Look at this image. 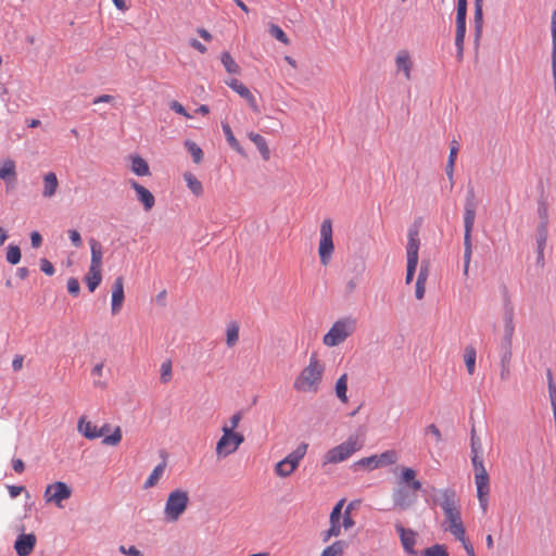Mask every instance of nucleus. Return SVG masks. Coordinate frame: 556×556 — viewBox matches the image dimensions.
Here are the masks:
<instances>
[{
  "label": "nucleus",
  "instance_id": "obj_58",
  "mask_svg": "<svg viewBox=\"0 0 556 556\" xmlns=\"http://www.w3.org/2000/svg\"><path fill=\"white\" fill-rule=\"evenodd\" d=\"M479 452H480L479 439H476L475 435L472 434V437H471V458L480 457Z\"/></svg>",
  "mask_w": 556,
  "mask_h": 556
},
{
  "label": "nucleus",
  "instance_id": "obj_29",
  "mask_svg": "<svg viewBox=\"0 0 556 556\" xmlns=\"http://www.w3.org/2000/svg\"><path fill=\"white\" fill-rule=\"evenodd\" d=\"M89 244H90V253H91L89 266L102 268L103 251H102L101 243L99 241H97L96 239H90Z\"/></svg>",
  "mask_w": 556,
  "mask_h": 556
},
{
  "label": "nucleus",
  "instance_id": "obj_2",
  "mask_svg": "<svg viewBox=\"0 0 556 556\" xmlns=\"http://www.w3.org/2000/svg\"><path fill=\"white\" fill-rule=\"evenodd\" d=\"M440 506L444 514L443 529L454 535L455 539H462L466 532L463 520L460 506L456 493L452 489H444L440 492Z\"/></svg>",
  "mask_w": 556,
  "mask_h": 556
},
{
  "label": "nucleus",
  "instance_id": "obj_50",
  "mask_svg": "<svg viewBox=\"0 0 556 556\" xmlns=\"http://www.w3.org/2000/svg\"><path fill=\"white\" fill-rule=\"evenodd\" d=\"M40 269L48 276H52L55 271L52 263L47 258L40 260Z\"/></svg>",
  "mask_w": 556,
  "mask_h": 556
},
{
  "label": "nucleus",
  "instance_id": "obj_26",
  "mask_svg": "<svg viewBox=\"0 0 556 556\" xmlns=\"http://www.w3.org/2000/svg\"><path fill=\"white\" fill-rule=\"evenodd\" d=\"M515 331V326L513 323V319L506 321L505 324V340L507 342V350L501 357V365H510L511 359V352H510V344H511V338Z\"/></svg>",
  "mask_w": 556,
  "mask_h": 556
},
{
  "label": "nucleus",
  "instance_id": "obj_52",
  "mask_svg": "<svg viewBox=\"0 0 556 556\" xmlns=\"http://www.w3.org/2000/svg\"><path fill=\"white\" fill-rule=\"evenodd\" d=\"M68 237L74 247H76V248L81 247V244H83L81 237L77 230H75V229L68 230Z\"/></svg>",
  "mask_w": 556,
  "mask_h": 556
},
{
  "label": "nucleus",
  "instance_id": "obj_9",
  "mask_svg": "<svg viewBox=\"0 0 556 556\" xmlns=\"http://www.w3.org/2000/svg\"><path fill=\"white\" fill-rule=\"evenodd\" d=\"M308 444L301 443L295 450L289 453L285 458L279 460L275 467L274 472L279 478L290 477L300 466L302 459L307 453Z\"/></svg>",
  "mask_w": 556,
  "mask_h": 556
},
{
  "label": "nucleus",
  "instance_id": "obj_5",
  "mask_svg": "<svg viewBox=\"0 0 556 556\" xmlns=\"http://www.w3.org/2000/svg\"><path fill=\"white\" fill-rule=\"evenodd\" d=\"M111 430L109 424L98 427L92 421L88 420L86 416L79 417L77 421V431L88 440H96L103 437L102 443L105 445L116 446L122 441L123 434L121 427H115L110 435H105Z\"/></svg>",
  "mask_w": 556,
  "mask_h": 556
},
{
  "label": "nucleus",
  "instance_id": "obj_25",
  "mask_svg": "<svg viewBox=\"0 0 556 556\" xmlns=\"http://www.w3.org/2000/svg\"><path fill=\"white\" fill-rule=\"evenodd\" d=\"M465 34H466V18L456 17L455 46L457 49L458 59L463 58Z\"/></svg>",
  "mask_w": 556,
  "mask_h": 556
},
{
  "label": "nucleus",
  "instance_id": "obj_1",
  "mask_svg": "<svg viewBox=\"0 0 556 556\" xmlns=\"http://www.w3.org/2000/svg\"><path fill=\"white\" fill-rule=\"evenodd\" d=\"M397 484L392 492L393 506L400 510H407L417 502V492L422 486L417 479L416 470L402 467Z\"/></svg>",
  "mask_w": 556,
  "mask_h": 556
},
{
  "label": "nucleus",
  "instance_id": "obj_4",
  "mask_svg": "<svg viewBox=\"0 0 556 556\" xmlns=\"http://www.w3.org/2000/svg\"><path fill=\"white\" fill-rule=\"evenodd\" d=\"M345 500H340L329 516L330 527L328 530H325L320 533V539L324 543L330 541L331 538H338L342 533V529L345 531L352 529L355 525L351 511L352 506L349 505L344 511H342Z\"/></svg>",
  "mask_w": 556,
  "mask_h": 556
},
{
  "label": "nucleus",
  "instance_id": "obj_33",
  "mask_svg": "<svg viewBox=\"0 0 556 556\" xmlns=\"http://www.w3.org/2000/svg\"><path fill=\"white\" fill-rule=\"evenodd\" d=\"M220 62L224 65L226 72L228 74H235V75L240 74V71H241L240 66L238 65V63L235 61V59L231 56V54L229 52H223L220 54Z\"/></svg>",
  "mask_w": 556,
  "mask_h": 556
},
{
  "label": "nucleus",
  "instance_id": "obj_63",
  "mask_svg": "<svg viewBox=\"0 0 556 556\" xmlns=\"http://www.w3.org/2000/svg\"><path fill=\"white\" fill-rule=\"evenodd\" d=\"M189 45L195 49L197 51H199L200 53H205L207 51L206 47L204 45H202L199 40L197 39H191L189 41Z\"/></svg>",
  "mask_w": 556,
  "mask_h": 556
},
{
  "label": "nucleus",
  "instance_id": "obj_46",
  "mask_svg": "<svg viewBox=\"0 0 556 556\" xmlns=\"http://www.w3.org/2000/svg\"><path fill=\"white\" fill-rule=\"evenodd\" d=\"M242 419V415L240 412L238 413H235L230 418H229V425H225L228 430L230 431H236V429L238 428L240 421Z\"/></svg>",
  "mask_w": 556,
  "mask_h": 556
},
{
  "label": "nucleus",
  "instance_id": "obj_45",
  "mask_svg": "<svg viewBox=\"0 0 556 556\" xmlns=\"http://www.w3.org/2000/svg\"><path fill=\"white\" fill-rule=\"evenodd\" d=\"M482 9L481 8H475V26H476V36L477 38L480 37L482 31Z\"/></svg>",
  "mask_w": 556,
  "mask_h": 556
},
{
  "label": "nucleus",
  "instance_id": "obj_8",
  "mask_svg": "<svg viewBox=\"0 0 556 556\" xmlns=\"http://www.w3.org/2000/svg\"><path fill=\"white\" fill-rule=\"evenodd\" d=\"M362 447L363 441L357 437H350L343 443L327 451L324 455V465L342 463L362 450Z\"/></svg>",
  "mask_w": 556,
  "mask_h": 556
},
{
  "label": "nucleus",
  "instance_id": "obj_12",
  "mask_svg": "<svg viewBox=\"0 0 556 556\" xmlns=\"http://www.w3.org/2000/svg\"><path fill=\"white\" fill-rule=\"evenodd\" d=\"M222 437L216 442L215 453L217 458H226L237 452L244 442V435L238 431H230L226 426L222 427Z\"/></svg>",
  "mask_w": 556,
  "mask_h": 556
},
{
  "label": "nucleus",
  "instance_id": "obj_38",
  "mask_svg": "<svg viewBox=\"0 0 556 556\" xmlns=\"http://www.w3.org/2000/svg\"><path fill=\"white\" fill-rule=\"evenodd\" d=\"M465 365L467 368L468 374L471 376L475 374L476 370V350L472 346H467L465 349Z\"/></svg>",
  "mask_w": 556,
  "mask_h": 556
},
{
  "label": "nucleus",
  "instance_id": "obj_64",
  "mask_svg": "<svg viewBox=\"0 0 556 556\" xmlns=\"http://www.w3.org/2000/svg\"><path fill=\"white\" fill-rule=\"evenodd\" d=\"M548 393L552 406L556 405V387L552 380L548 382Z\"/></svg>",
  "mask_w": 556,
  "mask_h": 556
},
{
  "label": "nucleus",
  "instance_id": "obj_62",
  "mask_svg": "<svg viewBox=\"0 0 556 556\" xmlns=\"http://www.w3.org/2000/svg\"><path fill=\"white\" fill-rule=\"evenodd\" d=\"M12 467L15 472L22 473L25 469L24 462L21 458H14L12 459Z\"/></svg>",
  "mask_w": 556,
  "mask_h": 556
},
{
  "label": "nucleus",
  "instance_id": "obj_34",
  "mask_svg": "<svg viewBox=\"0 0 556 556\" xmlns=\"http://www.w3.org/2000/svg\"><path fill=\"white\" fill-rule=\"evenodd\" d=\"M239 341V325L237 321H231L226 328V344L228 348L235 346Z\"/></svg>",
  "mask_w": 556,
  "mask_h": 556
},
{
  "label": "nucleus",
  "instance_id": "obj_44",
  "mask_svg": "<svg viewBox=\"0 0 556 556\" xmlns=\"http://www.w3.org/2000/svg\"><path fill=\"white\" fill-rule=\"evenodd\" d=\"M424 556H448L445 547L440 544H435L425 549Z\"/></svg>",
  "mask_w": 556,
  "mask_h": 556
},
{
  "label": "nucleus",
  "instance_id": "obj_32",
  "mask_svg": "<svg viewBox=\"0 0 556 556\" xmlns=\"http://www.w3.org/2000/svg\"><path fill=\"white\" fill-rule=\"evenodd\" d=\"M165 463L159 464L150 473L146 482L143 483V489H150L157 484L161 480L164 471H165Z\"/></svg>",
  "mask_w": 556,
  "mask_h": 556
},
{
  "label": "nucleus",
  "instance_id": "obj_7",
  "mask_svg": "<svg viewBox=\"0 0 556 556\" xmlns=\"http://www.w3.org/2000/svg\"><path fill=\"white\" fill-rule=\"evenodd\" d=\"M189 504L188 492L181 489L172 491L164 506V518L168 522H176L184 515Z\"/></svg>",
  "mask_w": 556,
  "mask_h": 556
},
{
  "label": "nucleus",
  "instance_id": "obj_51",
  "mask_svg": "<svg viewBox=\"0 0 556 556\" xmlns=\"http://www.w3.org/2000/svg\"><path fill=\"white\" fill-rule=\"evenodd\" d=\"M463 547L465 548L466 553L469 555V556H476L475 555V549H473V546L472 544L469 542V540L466 538V532L463 533V538L462 539H457Z\"/></svg>",
  "mask_w": 556,
  "mask_h": 556
},
{
  "label": "nucleus",
  "instance_id": "obj_42",
  "mask_svg": "<svg viewBox=\"0 0 556 556\" xmlns=\"http://www.w3.org/2000/svg\"><path fill=\"white\" fill-rule=\"evenodd\" d=\"M269 34L283 45H289L290 40L282 28L276 24L269 25Z\"/></svg>",
  "mask_w": 556,
  "mask_h": 556
},
{
  "label": "nucleus",
  "instance_id": "obj_41",
  "mask_svg": "<svg viewBox=\"0 0 556 556\" xmlns=\"http://www.w3.org/2000/svg\"><path fill=\"white\" fill-rule=\"evenodd\" d=\"M7 262L16 265L20 263L22 254L21 249L17 245L10 244L7 249Z\"/></svg>",
  "mask_w": 556,
  "mask_h": 556
},
{
  "label": "nucleus",
  "instance_id": "obj_40",
  "mask_svg": "<svg viewBox=\"0 0 556 556\" xmlns=\"http://www.w3.org/2000/svg\"><path fill=\"white\" fill-rule=\"evenodd\" d=\"M476 211L472 204H467L464 214L465 229L472 230L475 225Z\"/></svg>",
  "mask_w": 556,
  "mask_h": 556
},
{
  "label": "nucleus",
  "instance_id": "obj_21",
  "mask_svg": "<svg viewBox=\"0 0 556 556\" xmlns=\"http://www.w3.org/2000/svg\"><path fill=\"white\" fill-rule=\"evenodd\" d=\"M395 66L397 72H403L405 78L409 80L412 78L413 61L406 50H401L395 56Z\"/></svg>",
  "mask_w": 556,
  "mask_h": 556
},
{
  "label": "nucleus",
  "instance_id": "obj_3",
  "mask_svg": "<svg viewBox=\"0 0 556 556\" xmlns=\"http://www.w3.org/2000/svg\"><path fill=\"white\" fill-rule=\"evenodd\" d=\"M325 374V363L316 354L311 355L308 364L294 378L293 389L299 393L315 394L319 391Z\"/></svg>",
  "mask_w": 556,
  "mask_h": 556
},
{
  "label": "nucleus",
  "instance_id": "obj_20",
  "mask_svg": "<svg viewBox=\"0 0 556 556\" xmlns=\"http://www.w3.org/2000/svg\"><path fill=\"white\" fill-rule=\"evenodd\" d=\"M395 529L400 535L403 548L410 555H416L414 546L416 544L417 533L412 529H405L402 525H396Z\"/></svg>",
  "mask_w": 556,
  "mask_h": 556
},
{
  "label": "nucleus",
  "instance_id": "obj_19",
  "mask_svg": "<svg viewBox=\"0 0 556 556\" xmlns=\"http://www.w3.org/2000/svg\"><path fill=\"white\" fill-rule=\"evenodd\" d=\"M37 539L34 533L20 534L14 543V549L18 556H29L36 545Z\"/></svg>",
  "mask_w": 556,
  "mask_h": 556
},
{
  "label": "nucleus",
  "instance_id": "obj_16",
  "mask_svg": "<svg viewBox=\"0 0 556 556\" xmlns=\"http://www.w3.org/2000/svg\"><path fill=\"white\" fill-rule=\"evenodd\" d=\"M225 83L230 89H232L247 101L248 105L253 112L260 113V106L257 104L255 97L252 94L250 89L244 84H242L240 80L236 78L228 79Z\"/></svg>",
  "mask_w": 556,
  "mask_h": 556
},
{
  "label": "nucleus",
  "instance_id": "obj_47",
  "mask_svg": "<svg viewBox=\"0 0 556 556\" xmlns=\"http://www.w3.org/2000/svg\"><path fill=\"white\" fill-rule=\"evenodd\" d=\"M551 30H552V54H556V11L552 15Z\"/></svg>",
  "mask_w": 556,
  "mask_h": 556
},
{
  "label": "nucleus",
  "instance_id": "obj_39",
  "mask_svg": "<svg viewBox=\"0 0 556 556\" xmlns=\"http://www.w3.org/2000/svg\"><path fill=\"white\" fill-rule=\"evenodd\" d=\"M185 147L188 150V152L191 154L193 162L195 164H200L203 160V151L202 149L193 141L186 140Z\"/></svg>",
  "mask_w": 556,
  "mask_h": 556
},
{
  "label": "nucleus",
  "instance_id": "obj_37",
  "mask_svg": "<svg viewBox=\"0 0 556 556\" xmlns=\"http://www.w3.org/2000/svg\"><path fill=\"white\" fill-rule=\"evenodd\" d=\"M346 548L345 541H336L331 545L327 546L323 552L321 556H343Z\"/></svg>",
  "mask_w": 556,
  "mask_h": 556
},
{
  "label": "nucleus",
  "instance_id": "obj_61",
  "mask_svg": "<svg viewBox=\"0 0 556 556\" xmlns=\"http://www.w3.org/2000/svg\"><path fill=\"white\" fill-rule=\"evenodd\" d=\"M9 494L12 498L17 497L22 492L25 491L24 486H17V485H9L8 486Z\"/></svg>",
  "mask_w": 556,
  "mask_h": 556
},
{
  "label": "nucleus",
  "instance_id": "obj_55",
  "mask_svg": "<svg viewBox=\"0 0 556 556\" xmlns=\"http://www.w3.org/2000/svg\"><path fill=\"white\" fill-rule=\"evenodd\" d=\"M472 250H464V275L468 276Z\"/></svg>",
  "mask_w": 556,
  "mask_h": 556
},
{
  "label": "nucleus",
  "instance_id": "obj_24",
  "mask_svg": "<svg viewBox=\"0 0 556 556\" xmlns=\"http://www.w3.org/2000/svg\"><path fill=\"white\" fill-rule=\"evenodd\" d=\"M429 276V265L422 264L417 277L415 296L417 300H422L426 293V283Z\"/></svg>",
  "mask_w": 556,
  "mask_h": 556
},
{
  "label": "nucleus",
  "instance_id": "obj_30",
  "mask_svg": "<svg viewBox=\"0 0 556 556\" xmlns=\"http://www.w3.org/2000/svg\"><path fill=\"white\" fill-rule=\"evenodd\" d=\"M248 137L255 144L262 157L265 161H268L270 157V150L268 148L266 139L263 136L255 134L253 131L249 132Z\"/></svg>",
  "mask_w": 556,
  "mask_h": 556
},
{
  "label": "nucleus",
  "instance_id": "obj_60",
  "mask_svg": "<svg viewBox=\"0 0 556 556\" xmlns=\"http://www.w3.org/2000/svg\"><path fill=\"white\" fill-rule=\"evenodd\" d=\"M471 232L472 230L465 229L464 250H472Z\"/></svg>",
  "mask_w": 556,
  "mask_h": 556
},
{
  "label": "nucleus",
  "instance_id": "obj_28",
  "mask_svg": "<svg viewBox=\"0 0 556 556\" xmlns=\"http://www.w3.org/2000/svg\"><path fill=\"white\" fill-rule=\"evenodd\" d=\"M130 169L137 176H149L151 174L147 161L140 155L130 156Z\"/></svg>",
  "mask_w": 556,
  "mask_h": 556
},
{
  "label": "nucleus",
  "instance_id": "obj_57",
  "mask_svg": "<svg viewBox=\"0 0 556 556\" xmlns=\"http://www.w3.org/2000/svg\"><path fill=\"white\" fill-rule=\"evenodd\" d=\"M31 247L38 249L42 243V237L38 231H33L30 235Z\"/></svg>",
  "mask_w": 556,
  "mask_h": 556
},
{
  "label": "nucleus",
  "instance_id": "obj_43",
  "mask_svg": "<svg viewBox=\"0 0 556 556\" xmlns=\"http://www.w3.org/2000/svg\"><path fill=\"white\" fill-rule=\"evenodd\" d=\"M162 383H167L172 379V363L169 361L164 362L161 365V376H160Z\"/></svg>",
  "mask_w": 556,
  "mask_h": 556
},
{
  "label": "nucleus",
  "instance_id": "obj_31",
  "mask_svg": "<svg viewBox=\"0 0 556 556\" xmlns=\"http://www.w3.org/2000/svg\"><path fill=\"white\" fill-rule=\"evenodd\" d=\"M184 180L186 181L187 187L193 195L201 197L203 194L202 182L195 177L194 174L191 172H185Z\"/></svg>",
  "mask_w": 556,
  "mask_h": 556
},
{
  "label": "nucleus",
  "instance_id": "obj_15",
  "mask_svg": "<svg viewBox=\"0 0 556 556\" xmlns=\"http://www.w3.org/2000/svg\"><path fill=\"white\" fill-rule=\"evenodd\" d=\"M71 495V488L65 482L56 481L47 485L43 497L47 503H53L59 508H62V503L68 500Z\"/></svg>",
  "mask_w": 556,
  "mask_h": 556
},
{
  "label": "nucleus",
  "instance_id": "obj_11",
  "mask_svg": "<svg viewBox=\"0 0 556 556\" xmlns=\"http://www.w3.org/2000/svg\"><path fill=\"white\" fill-rule=\"evenodd\" d=\"M334 243H333V228L330 218H325L320 224L319 229V243H318V255L320 264L327 266L333 255Z\"/></svg>",
  "mask_w": 556,
  "mask_h": 556
},
{
  "label": "nucleus",
  "instance_id": "obj_22",
  "mask_svg": "<svg viewBox=\"0 0 556 556\" xmlns=\"http://www.w3.org/2000/svg\"><path fill=\"white\" fill-rule=\"evenodd\" d=\"M16 164L11 159H5L0 163V179L8 186H11L16 180Z\"/></svg>",
  "mask_w": 556,
  "mask_h": 556
},
{
  "label": "nucleus",
  "instance_id": "obj_36",
  "mask_svg": "<svg viewBox=\"0 0 556 556\" xmlns=\"http://www.w3.org/2000/svg\"><path fill=\"white\" fill-rule=\"evenodd\" d=\"M222 127H223V131L225 134V137H226V140L228 142V144L238 153L240 154H244L243 152V149L241 147V144L239 143V141L236 139L230 126L227 124V123H223L222 124Z\"/></svg>",
  "mask_w": 556,
  "mask_h": 556
},
{
  "label": "nucleus",
  "instance_id": "obj_49",
  "mask_svg": "<svg viewBox=\"0 0 556 556\" xmlns=\"http://www.w3.org/2000/svg\"><path fill=\"white\" fill-rule=\"evenodd\" d=\"M67 290L73 295H78L80 291L79 281L76 278H70L67 280Z\"/></svg>",
  "mask_w": 556,
  "mask_h": 556
},
{
  "label": "nucleus",
  "instance_id": "obj_23",
  "mask_svg": "<svg viewBox=\"0 0 556 556\" xmlns=\"http://www.w3.org/2000/svg\"><path fill=\"white\" fill-rule=\"evenodd\" d=\"M42 197L48 199L52 198L59 188V180L55 173L49 172L45 174L42 178Z\"/></svg>",
  "mask_w": 556,
  "mask_h": 556
},
{
  "label": "nucleus",
  "instance_id": "obj_53",
  "mask_svg": "<svg viewBox=\"0 0 556 556\" xmlns=\"http://www.w3.org/2000/svg\"><path fill=\"white\" fill-rule=\"evenodd\" d=\"M426 433L432 434L438 443H440L442 441V433H441L440 429L433 424L429 425L426 428Z\"/></svg>",
  "mask_w": 556,
  "mask_h": 556
},
{
  "label": "nucleus",
  "instance_id": "obj_27",
  "mask_svg": "<svg viewBox=\"0 0 556 556\" xmlns=\"http://www.w3.org/2000/svg\"><path fill=\"white\" fill-rule=\"evenodd\" d=\"M102 281V268L99 267H90L88 273L85 276V282L90 292H94V290L100 286Z\"/></svg>",
  "mask_w": 556,
  "mask_h": 556
},
{
  "label": "nucleus",
  "instance_id": "obj_54",
  "mask_svg": "<svg viewBox=\"0 0 556 556\" xmlns=\"http://www.w3.org/2000/svg\"><path fill=\"white\" fill-rule=\"evenodd\" d=\"M458 150H459L458 142L456 140H453L450 144V154H448L447 161H451V163L455 162L456 157H457Z\"/></svg>",
  "mask_w": 556,
  "mask_h": 556
},
{
  "label": "nucleus",
  "instance_id": "obj_18",
  "mask_svg": "<svg viewBox=\"0 0 556 556\" xmlns=\"http://www.w3.org/2000/svg\"><path fill=\"white\" fill-rule=\"evenodd\" d=\"M124 300V279L123 277H117L112 286L111 311L113 315L121 312Z\"/></svg>",
  "mask_w": 556,
  "mask_h": 556
},
{
  "label": "nucleus",
  "instance_id": "obj_59",
  "mask_svg": "<svg viewBox=\"0 0 556 556\" xmlns=\"http://www.w3.org/2000/svg\"><path fill=\"white\" fill-rule=\"evenodd\" d=\"M24 364V356L23 355H15L12 361V368L14 371H20L23 368Z\"/></svg>",
  "mask_w": 556,
  "mask_h": 556
},
{
  "label": "nucleus",
  "instance_id": "obj_14",
  "mask_svg": "<svg viewBox=\"0 0 556 556\" xmlns=\"http://www.w3.org/2000/svg\"><path fill=\"white\" fill-rule=\"evenodd\" d=\"M399 460V454L394 450L384 451L381 454H375L368 457H363L354 463V467L362 468L368 471L394 465Z\"/></svg>",
  "mask_w": 556,
  "mask_h": 556
},
{
  "label": "nucleus",
  "instance_id": "obj_35",
  "mask_svg": "<svg viewBox=\"0 0 556 556\" xmlns=\"http://www.w3.org/2000/svg\"><path fill=\"white\" fill-rule=\"evenodd\" d=\"M348 374H342L336 382V395L342 403H348Z\"/></svg>",
  "mask_w": 556,
  "mask_h": 556
},
{
  "label": "nucleus",
  "instance_id": "obj_56",
  "mask_svg": "<svg viewBox=\"0 0 556 556\" xmlns=\"http://www.w3.org/2000/svg\"><path fill=\"white\" fill-rule=\"evenodd\" d=\"M466 14H467V1H457L456 17L466 18Z\"/></svg>",
  "mask_w": 556,
  "mask_h": 556
},
{
  "label": "nucleus",
  "instance_id": "obj_48",
  "mask_svg": "<svg viewBox=\"0 0 556 556\" xmlns=\"http://www.w3.org/2000/svg\"><path fill=\"white\" fill-rule=\"evenodd\" d=\"M170 109L179 114V115H182L187 118H191L192 116L186 111V109L184 108V105L181 103H179L178 101H173L170 104H169Z\"/></svg>",
  "mask_w": 556,
  "mask_h": 556
},
{
  "label": "nucleus",
  "instance_id": "obj_10",
  "mask_svg": "<svg viewBox=\"0 0 556 556\" xmlns=\"http://www.w3.org/2000/svg\"><path fill=\"white\" fill-rule=\"evenodd\" d=\"M355 330V321L351 318L337 320L324 336L323 343L333 348L344 342Z\"/></svg>",
  "mask_w": 556,
  "mask_h": 556
},
{
  "label": "nucleus",
  "instance_id": "obj_17",
  "mask_svg": "<svg viewBox=\"0 0 556 556\" xmlns=\"http://www.w3.org/2000/svg\"><path fill=\"white\" fill-rule=\"evenodd\" d=\"M128 184L136 191L137 200L142 204L144 211H151L155 204L152 192L134 179H130Z\"/></svg>",
  "mask_w": 556,
  "mask_h": 556
},
{
  "label": "nucleus",
  "instance_id": "obj_13",
  "mask_svg": "<svg viewBox=\"0 0 556 556\" xmlns=\"http://www.w3.org/2000/svg\"><path fill=\"white\" fill-rule=\"evenodd\" d=\"M420 248V240L418 236V230L416 228L409 229L407 235V244H406V277L405 283L409 285L413 281L417 265H418V251Z\"/></svg>",
  "mask_w": 556,
  "mask_h": 556
},
{
  "label": "nucleus",
  "instance_id": "obj_6",
  "mask_svg": "<svg viewBox=\"0 0 556 556\" xmlns=\"http://www.w3.org/2000/svg\"><path fill=\"white\" fill-rule=\"evenodd\" d=\"M471 463L475 471L477 497L482 511L485 513L489 507L490 477L481 457H472Z\"/></svg>",
  "mask_w": 556,
  "mask_h": 556
}]
</instances>
